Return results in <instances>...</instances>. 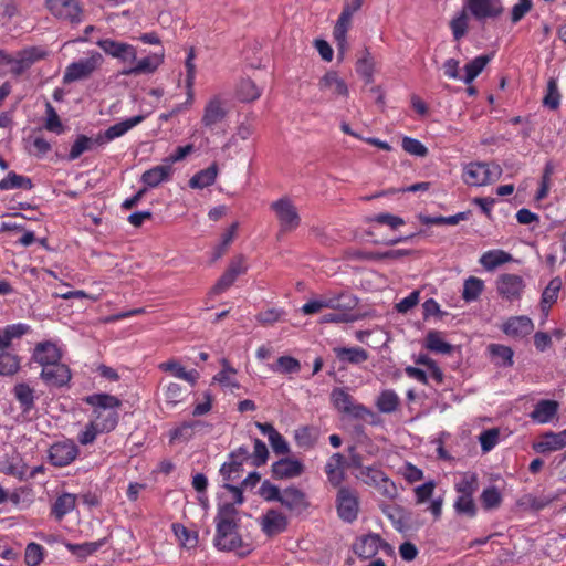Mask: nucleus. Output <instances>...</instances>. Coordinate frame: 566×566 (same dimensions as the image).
I'll list each match as a JSON object with an SVG mask.
<instances>
[{
	"label": "nucleus",
	"instance_id": "obj_1",
	"mask_svg": "<svg viewBox=\"0 0 566 566\" xmlns=\"http://www.w3.org/2000/svg\"><path fill=\"white\" fill-rule=\"evenodd\" d=\"M238 510L233 504H223L218 509L214 517L216 535L213 544L222 552H233L239 557L248 556L253 547L245 543L238 532Z\"/></svg>",
	"mask_w": 566,
	"mask_h": 566
},
{
	"label": "nucleus",
	"instance_id": "obj_2",
	"mask_svg": "<svg viewBox=\"0 0 566 566\" xmlns=\"http://www.w3.org/2000/svg\"><path fill=\"white\" fill-rule=\"evenodd\" d=\"M502 168L496 163L472 161L463 167L462 180L471 187L490 185L500 179Z\"/></svg>",
	"mask_w": 566,
	"mask_h": 566
},
{
	"label": "nucleus",
	"instance_id": "obj_3",
	"mask_svg": "<svg viewBox=\"0 0 566 566\" xmlns=\"http://www.w3.org/2000/svg\"><path fill=\"white\" fill-rule=\"evenodd\" d=\"M87 403L94 407L96 417L109 424H117L119 421V409L123 402L115 396L108 394H95L86 398Z\"/></svg>",
	"mask_w": 566,
	"mask_h": 566
},
{
	"label": "nucleus",
	"instance_id": "obj_4",
	"mask_svg": "<svg viewBox=\"0 0 566 566\" xmlns=\"http://www.w3.org/2000/svg\"><path fill=\"white\" fill-rule=\"evenodd\" d=\"M375 66V60L367 50H365L361 56L356 61V72L365 82V86L363 87L361 92L368 96L370 102L376 104H384V94L380 86L371 85L368 87V85L373 83Z\"/></svg>",
	"mask_w": 566,
	"mask_h": 566
},
{
	"label": "nucleus",
	"instance_id": "obj_5",
	"mask_svg": "<svg viewBox=\"0 0 566 566\" xmlns=\"http://www.w3.org/2000/svg\"><path fill=\"white\" fill-rule=\"evenodd\" d=\"M279 221L280 232H292L301 224V217L297 208L289 197H282L270 206Z\"/></svg>",
	"mask_w": 566,
	"mask_h": 566
},
{
	"label": "nucleus",
	"instance_id": "obj_6",
	"mask_svg": "<svg viewBox=\"0 0 566 566\" xmlns=\"http://www.w3.org/2000/svg\"><path fill=\"white\" fill-rule=\"evenodd\" d=\"M102 60L103 57L98 52H93L88 57L71 63L63 74V83L69 84L90 77L101 65Z\"/></svg>",
	"mask_w": 566,
	"mask_h": 566
},
{
	"label": "nucleus",
	"instance_id": "obj_7",
	"mask_svg": "<svg viewBox=\"0 0 566 566\" xmlns=\"http://www.w3.org/2000/svg\"><path fill=\"white\" fill-rule=\"evenodd\" d=\"M525 282L521 275L513 273L501 274L496 280L497 294L509 302H517L522 298Z\"/></svg>",
	"mask_w": 566,
	"mask_h": 566
},
{
	"label": "nucleus",
	"instance_id": "obj_8",
	"mask_svg": "<svg viewBox=\"0 0 566 566\" xmlns=\"http://www.w3.org/2000/svg\"><path fill=\"white\" fill-rule=\"evenodd\" d=\"M464 8L476 21L497 19L504 12L502 0H464Z\"/></svg>",
	"mask_w": 566,
	"mask_h": 566
},
{
	"label": "nucleus",
	"instance_id": "obj_9",
	"mask_svg": "<svg viewBox=\"0 0 566 566\" xmlns=\"http://www.w3.org/2000/svg\"><path fill=\"white\" fill-rule=\"evenodd\" d=\"M360 474L364 475L365 483L374 486L384 497L394 500L398 495L396 484L382 471L373 468H361Z\"/></svg>",
	"mask_w": 566,
	"mask_h": 566
},
{
	"label": "nucleus",
	"instance_id": "obj_10",
	"mask_svg": "<svg viewBox=\"0 0 566 566\" xmlns=\"http://www.w3.org/2000/svg\"><path fill=\"white\" fill-rule=\"evenodd\" d=\"M78 455V448L72 440L53 443L49 449V460L54 467H66Z\"/></svg>",
	"mask_w": 566,
	"mask_h": 566
},
{
	"label": "nucleus",
	"instance_id": "obj_11",
	"mask_svg": "<svg viewBox=\"0 0 566 566\" xmlns=\"http://www.w3.org/2000/svg\"><path fill=\"white\" fill-rule=\"evenodd\" d=\"M48 10L56 18L78 23L82 9L76 0H45Z\"/></svg>",
	"mask_w": 566,
	"mask_h": 566
},
{
	"label": "nucleus",
	"instance_id": "obj_12",
	"mask_svg": "<svg viewBox=\"0 0 566 566\" xmlns=\"http://www.w3.org/2000/svg\"><path fill=\"white\" fill-rule=\"evenodd\" d=\"M379 551H382L387 555L392 554V547L378 534H368L361 537L359 549H356V554H358L363 560H367L375 558Z\"/></svg>",
	"mask_w": 566,
	"mask_h": 566
},
{
	"label": "nucleus",
	"instance_id": "obj_13",
	"mask_svg": "<svg viewBox=\"0 0 566 566\" xmlns=\"http://www.w3.org/2000/svg\"><path fill=\"white\" fill-rule=\"evenodd\" d=\"M40 376L49 387H63L69 384L72 375L69 366L59 361L44 366Z\"/></svg>",
	"mask_w": 566,
	"mask_h": 566
},
{
	"label": "nucleus",
	"instance_id": "obj_14",
	"mask_svg": "<svg viewBox=\"0 0 566 566\" xmlns=\"http://www.w3.org/2000/svg\"><path fill=\"white\" fill-rule=\"evenodd\" d=\"M566 447V430L559 432L547 431L542 433L532 448L537 453H551Z\"/></svg>",
	"mask_w": 566,
	"mask_h": 566
},
{
	"label": "nucleus",
	"instance_id": "obj_15",
	"mask_svg": "<svg viewBox=\"0 0 566 566\" xmlns=\"http://www.w3.org/2000/svg\"><path fill=\"white\" fill-rule=\"evenodd\" d=\"M287 517L277 510H268L260 518L262 532L269 536H275L287 528Z\"/></svg>",
	"mask_w": 566,
	"mask_h": 566
},
{
	"label": "nucleus",
	"instance_id": "obj_16",
	"mask_svg": "<svg viewBox=\"0 0 566 566\" xmlns=\"http://www.w3.org/2000/svg\"><path fill=\"white\" fill-rule=\"evenodd\" d=\"M345 298H349V295L344 293L324 295L319 298L308 301L302 306L301 311L304 315H312L319 313L324 308L336 310L343 305L342 301Z\"/></svg>",
	"mask_w": 566,
	"mask_h": 566
},
{
	"label": "nucleus",
	"instance_id": "obj_17",
	"mask_svg": "<svg viewBox=\"0 0 566 566\" xmlns=\"http://www.w3.org/2000/svg\"><path fill=\"white\" fill-rule=\"evenodd\" d=\"M32 359L44 368V366L61 361L62 353L53 342H40L34 347Z\"/></svg>",
	"mask_w": 566,
	"mask_h": 566
},
{
	"label": "nucleus",
	"instance_id": "obj_18",
	"mask_svg": "<svg viewBox=\"0 0 566 566\" xmlns=\"http://www.w3.org/2000/svg\"><path fill=\"white\" fill-rule=\"evenodd\" d=\"M350 468V463L340 453H334L325 465V473L331 484L339 486L345 480V471Z\"/></svg>",
	"mask_w": 566,
	"mask_h": 566
},
{
	"label": "nucleus",
	"instance_id": "obj_19",
	"mask_svg": "<svg viewBox=\"0 0 566 566\" xmlns=\"http://www.w3.org/2000/svg\"><path fill=\"white\" fill-rule=\"evenodd\" d=\"M502 331L510 337L524 338L534 331V324L528 316H513L503 324Z\"/></svg>",
	"mask_w": 566,
	"mask_h": 566
},
{
	"label": "nucleus",
	"instance_id": "obj_20",
	"mask_svg": "<svg viewBox=\"0 0 566 566\" xmlns=\"http://www.w3.org/2000/svg\"><path fill=\"white\" fill-rule=\"evenodd\" d=\"M352 17L353 9L349 6H346L334 27L333 35L336 42L339 57H343L347 46L346 34L350 25Z\"/></svg>",
	"mask_w": 566,
	"mask_h": 566
},
{
	"label": "nucleus",
	"instance_id": "obj_21",
	"mask_svg": "<svg viewBox=\"0 0 566 566\" xmlns=\"http://www.w3.org/2000/svg\"><path fill=\"white\" fill-rule=\"evenodd\" d=\"M280 503L289 511L298 513L306 510L310 505L306 494L295 486L282 490Z\"/></svg>",
	"mask_w": 566,
	"mask_h": 566
},
{
	"label": "nucleus",
	"instance_id": "obj_22",
	"mask_svg": "<svg viewBox=\"0 0 566 566\" xmlns=\"http://www.w3.org/2000/svg\"><path fill=\"white\" fill-rule=\"evenodd\" d=\"M226 116L227 111L222 99L219 96H214L206 104L201 123L205 127L211 128L221 123Z\"/></svg>",
	"mask_w": 566,
	"mask_h": 566
},
{
	"label": "nucleus",
	"instance_id": "obj_23",
	"mask_svg": "<svg viewBox=\"0 0 566 566\" xmlns=\"http://www.w3.org/2000/svg\"><path fill=\"white\" fill-rule=\"evenodd\" d=\"M304 472V464L296 459L283 458L272 464V474L275 479H291Z\"/></svg>",
	"mask_w": 566,
	"mask_h": 566
},
{
	"label": "nucleus",
	"instance_id": "obj_24",
	"mask_svg": "<svg viewBox=\"0 0 566 566\" xmlns=\"http://www.w3.org/2000/svg\"><path fill=\"white\" fill-rule=\"evenodd\" d=\"M172 172V167L164 163L163 165L155 166L143 172L140 181L147 189L156 188L160 184L169 181L171 179Z\"/></svg>",
	"mask_w": 566,
	"mask_h": 566
},
{
	"label": "nucleus",
	"instance_id": "obj_25",
	"mask_svg": "<svg viewBox=\"0 0 566 566\" xmlns=\"http://www.w3.org/2000/svg\"><path fill=\"white\" fill-rule=\"evenodd\" d=\"M163 61H164L163 53L161 54H153V55L146 56L142 60L136 59V61L134 62L135 63L134 66L123 69L120 73L126 76L151 74L159 67V65L163 63Z\"/></svg>",
	"mask_w": 566,
	"mask_h": 566
},
{
	"label": "nucleus",
	"instance_id": "obj_26",
	"mask_svg": "<svg viewBox=\"0 0 566 566\" xmlns=\"http://www.w3.org/2000/svg\"><path fill=\"white\" fill-rule=\"evenodd\" d=\"M319 88L324 92H328L331 95L335 97L348 96V87L346 83L334 71L327 72L319 80Z\"/></svg>",
	"mask_w": 566,
	"mask_h": 566
},
{
	"label": "nucleus",
	"instance_id": "obj_27",
	"mask_svg": "<svg viewBox=\"0 0 566 566\" xmlns=\"http://www.w3.org/2000/svg\"><path fill=\"white\" fill-rule=\"evenodd\" d=\"M158 367L161 371L170 373L172 376L187 381L190 386H195L199 378L197 370H186L185 367L175 359L160 363Z\"/></svg>",
	"mask_w": 566,
	"mask_h": 566
},
{
	"label": "nucleus",
	"instance_id": "obj_28",
	"mask_svg": "<svg viewBox=\"0 0 566 566\" xmlns=\"http://www.w3.org/2000/svg\"><path fill=\"white\" fill-rule=\"evenodd\" d=\"M560 289L562 280L556 276L548 282L547 286L542 292L539 307L545 317L548 316L552 305L557 302Z\"/></svg>",
	"mask_w": 566,
	"mask_h": 566
},
{
	"label": "nucleus",
	"instance_id": "obj_29",
	"mask_svg": "<svg viewBox=\"0 0 566 566\" xmlns=\"http://www.w3.org/2000/svg\"><path fill=\"white\" fill-rule=\"evenodd\" d=\"M76 495L64 492L60 494L51 505V515L56 521H62L76 506Z\"/></svg>",
	"mask_w": 566,
	"mask_h": 566
},
{
	"label": "nucleus",
	"instance_id": "obj_30",
	"mask_svg": "<svg viewBox=\"0 0 566 566\" xmlns=\"http://www.w3.org/2000/svg\"><path fill=\"white\" fill-rule=\"evenodd\" d=\"M338 516L348 523L354 521V494L348 488H340L337 494Z\"/></svg>",
	"mask_w": 566,
	"mask_h": 566
},
{
	"label": "nucleus",
	"instance_id": "obj_31",
	"mask_svg": "<svg viewBox=\"0 0 566 566\" xmlns=\"http://www.w3.org/2000/svg\"><path fill=\"white\" fill-rule=\"evenodd\" d=\"M558 402L555 400H541L536 403L531 417L534 421L539 423L551 422L558 411Z\"/></svg>",
	"mask_w": 566,
	"mask_h": 566
},
{
	"label": "nucleus",
	"instance_id": "obj_32",
	"mask_svg": "<svg viewBox=\"0 0 566 566\" xmlns=\"http://www.w3.org/2000/svg\"><path fill=\"white\" fill-rule=\"evenodd\" d=\"M512 259L513 258L509 252L495 249L484 252L481 255L479 262L485 270L493 271L496 268L512 261Z\"/></svg>",
	"mask_w": 566,
	"mask_h": 566
},
{
	"label": "nucleus",
	"instance_id": "obj_33",
	"mask_svg": "<svg viewBox=\"0 0 566 566\" xmlns=\"http://www.w3.org/2000/svg\"><path fill=\"white\" fill-rule=\"evenodd\" d=\"M343 305L321 317V323H347L354 321V308L350 306L352 297L342 301Z\"/></svg>",
	"mask_w": 566,
	"mask_h": 566
},
{
	"label": "nucleus",
	"instance_id": "obj_34",
	"mask_svg": "<svg viewBox=\"0 0 566 566\" xmlns=\"http://www.w3.org/2000/svg\"><path fill=\"white\" fill-rule=\"evenodd\" d=\"M145 115H136L119 123L109 126L106 129V138L114 140L118 137L124 136L128 130L139 125L145 120Z\"/></svg>",
	"mask_w": 566,
	"mask_h": 566
},
{
	"label": "nucleus",
	"instance_id": "obj_35",
	"mask_svg": "<svg viewBox=\"0 0 566 566\" xmlns=\"http://www.w3.org/2000/svg\"><path fill=\"white\" fill-rule=\"evenodd\" d=\"M218 176V167L212 164L206 169L195 174L189 180V187L192 189H203L216 182Z\"/></svg>",
	"mask_w": 566,
	"mask_h": 566
},
{
	"label": "nucleus",
	"instance_id": "obj_36",
	"mask_svg": "<svg viewBox=\"0 0 566 566\" xmlns=\"http://www.w3.org/2000/svg\"><path fill=\"white\" fill-rule=\"evenodd\" d=\"M243 463L244 461L229 457V460L220 468V474L224 483H233L242 478Z\"/></svg>",
	"mask_w": 566,
	"mask_h": 566
},
{
	"label": "nucleus",
	"instance_id": "obj_37",
	"mask_svg": "<svg viewBox=\"0 0 566 566\" xmlns=\"http://www.w3.org/2000/svg\"><path fill=\"white\" fill-rule=\"evenodd\" d=\"M104 544L105 539H99L96 542H84L80 544L65 543V547L77 558L85 559L96 553Z\"/></svg>",
	"mask_w": 566,
	"mask_h": 566
},
{
	"label": "nucleus",
	"instance_id": "obj_38",
	"mask_svg": "<svg viewBox=\"0 0 566 566\" xmlns=\"http://www.w3.org/2000/svg\"><path fill=\"white\" fill-rule=\"evenodd\" d=\"M33 188V182L29 177L18 175L14 171H9L8 175L0 180V190L10 189H25Z\"/></svg>",
	"mask_w": 566,
	"mask_h": 566
},
{
	"label": "nucleus",
	"instance_id": "obj_39",
	"mask_svg": "<svg viewBox=\"0 0 566 566\" xmlns=\"http://www.w3.org/2000/svg\"><path fill=\"white\" fill-rule=\"evenodd\" d=\"M551 499L544 495L537 496L532 493L523 494L518 497L516 504L522 510H530L534 512H538L545 509L549 503Z\"/></svg>",
	"mask_w": 566,
	"mask_h": 566
},
{
	"label": "nucleus",
	"instance_id": "obj_40",
	"mask_svg": "<svg viewBox=\"0 0 566 566\" xmlns=\"http://www.w3.org/2000/svg\"><path fill=\"white\" fill-rule=\"evenodd\" d=\"M424 346L437 354H450L452 352V345L446 342L438 331H430L427 334Z\"/></svg>",
	"mask_w": 566,
	"mask_h": 566
},
{
	"label": "nucleus",
	"instance_id": "obj_41",
	"mask_svg": "<svg viewBox=\"0 0 566 566\" xmlns=\"http://www.w3.org/2000/svg\"><path fill=\"white\" fill-rule=\"evenodd\" d=\"M491 61V56L486 54L479 55L474 57L472 61L465 64L464 71L465 76L463 78L464 83L470 84L473 82L480 73L483 71V69L486 66V64Z\"/></svg>",
	"mask_w": 566,
	"mask_h": 566
},
{
	"label": "nucleus",
	"instance_id": "obj_42",
	"mask_svg": "<svg viewBox=\"0 0 566 566\" xmlns=\"http://www.w3.org/2000/svg\"><path fill=\"white\" fill-rule=\"evenodd\" d=\"M262 94V90L250 78H243L240 81L237 95L241 102H253L256 101Z\"/></svg>",
	"mask_w": 566,
	"mask_h": 566
},
{
	"label": "nucleus",
	"instance_id": "obj_43",
	"mask_svg": "<svg viewBox=\"0 0 566 566\" xmlns=\"http://www.w3.org/2000/svg\"><path fill=\"white\" fill-rule=\"evenodd\" d=\"M483 290V280L476 276H470L463 283L462 298L468 303L474 302L482 294Z\"/></svg>",
	"mask_w": 566,
	"mask_h": 566
},
{
	"label": "nucleus",
	"instance_id": "obj_44",
	"mask_svg": "<svg viewBox=\"0 0 566 566\" xmlns=\"http://www.w3.org/2000/svg\"><path fill=\"white\" fill-rule=\"evenodd\" d=\"M221 365L222 369L213 377V380L223 387L239 389L240 385L234 378L237 370L229 364L227 359H222Z\"/></svg>",
	"mask_w": 566,
	"mask_h": 566
},
{
	"label": "nucleus",
	"instance_id": "obj_45",
	"mask_svg": "<svg viewBox=\"0 0 566 566\" xmlns=\"http://www.w3.org/2000/svg\"><path fill=\"white\" fill-rule=\"evenodd\" d=\"M171 528H172L175 536L178 538V541L180 542V544L184 547L190 549V548H195L197 546V544H198V533L197 532L188 530L185 525H182L180 523H174Z\"/></svg>",
	"mask_w": 566,
	"mask_h": 566
},
{
	"label": "nucleus",
	"instance_id": "obj_46",
	"mask_svg": "<svg viewBox=\"0 0 566 566\" xmlns=\"http://www.w3.org/2000/svg\"><path fill=\"white\" fill-rule=\"evenodd\" d=\"M188 396V389L177 382H169L164 387V398L167 405L176 406Z\"/></svg>",
	"mask_w": 566,
	"mask_h": 566
},
{
	"label": "nucleus",
	"instance_id": "obj_47",
	"mask_svg": "<svg viewBox=\"0 0 566 566\" xmlns=\"http://www.w3.org/2000/svg\"><path fill=\"white\" fill-rule=\"evenodd\" d=\"M331 398H332L334 407L339 412L347 413V415L353 412L354 405L352 401V396L345 389L335 388L332 391Z\"/></svg>",
	"mask_w": 566,
	"mask_h": 566
},
{
	"label": "nucleus",
	"instance_id": "obj_48",
	"mask_svg": "<svg viewBox=\"0 0 566 566\" xmlns=\"http://www.w3.org/2000/svg\"><path fill=\"white\" fill-rule=\"evenodd\" d=\"M0 471L7 475L14 476L20 481L28 475V467L21 459H11L1 463Z\"/></svg>",
	"mask_w": 566,
	"mask_h": 566
},
{
	"label": "nucleus",
	"instance_id": "obj_49",
	"mask_svg": "<svg viewBox=\"0 0 566 566\" xmlns=\"http://www.w3.org/2000/svg\"><path fill=\"white\" fill-rule=\"evenodd\" d=\"M270 368L277 374H297L301 370V363L292 356H281Z\"/></svg>",
	"mask_w": 566,
	"mask_h": 566
},
{
	"label": "nucleus",
	"instance_id": "obj_50",
	"mask_svg": "<svg viewBox=\"0 0 566 566\" xmlns=\"http://www.w3.org/2000/svg\"><path fill=\"white\" fill-rule=\"evenodd\" d=\"M20 369V358L9 352H0V375L13 376Z\"/></svg>",
	"mask_w": 566,
	"mask_h": 566
},
{
	"label": "nucleus",
	"instance_id": "obj_51",
	"mask_svg": "<svg viewBox=\"0 0 566 566\" xmlns=\"http://www.w3.org/2000/svg\"><path fill=\"white\" fill-rule=\"evenodd\" d=\"M454 489L458 496H473L478 490V475L475 473H465L455 483Z\"/></svg>",
	"mask_w": 566,
	"mask_h": 566
},
{
	"label": "nucleus",
	"instance_id": "obj_52",
	"mask_svg": "<svg viewBox=\"0 0 566 566\" xmlns=\"http://www.w3.org/2000/svg\"><path fill=\"white\" fill-rule=\"evenodd\" d=\"M94 148V142L92 137L86 135H78L71 146L70 153L67 155V159L73 161L82 156L85 151L92 150Z\"/></svg>",
	"mask_w": 566,
	"mask_h": 566
},
{
	"label": "nucleus",
	"instance_id": "obj_53",
	"mask_svg": "<svg viewBox=\"0 0 566 566\" xmlns=\"http://www.w3.org/2000/svg\"><path fill=\"white\" fill-rule=\"evenodd\" d=\"M480 500L483 509L489 511L497 509L501 505L503 497L499 489L491 485L482 491Z\"/></svg>",
	"mask_w": 566,
	"mask_h": 566
},
{
	"label": "nucleus",
	"instance_id": "obj_54",
	"mask_svg": "<svg viewBox=\"0 0 566 566\" xmlns=\"http://www.w3.org/2000/svg\"><path fill=\"white\" fill-rule=\"evenodd\" d=\"M44 555V547L35 542H31L24 551V563L27 566H39L43 562Z\"/></svg>",
	"mask_w": 566,
	"mask_h": 566
},
{
	"label": "nucleus",
	"instance_id": "obj_55",
	"mask_svg": "<svg viewBox=\"0 0 566 566\" xmlns=\"http://www.w3.org/2000/svg\"><path fill=\"white\" fill-rule=\"evenodd\" d=\"M381 412H392L399 405V397L394 390H384L377 398L376 402Z\"/></svg>",
	"mask_w": 566,
	"mask_h": 566
},
{
	"label": "nucleus",
	"instance_id": "obj_56",
	"mask_svg": "<svg viewBox=\"0 0 566 566\" xmlns=\"http://www.w3.org/2000/svg\"><path fill=\"white\" fill-rule=\"evenodd\" d=\"M464 8L459 14H457L450 21V29L452 31V35L454 40L459 41L461 38L465 35L469 28V17Z\"/></svg>",
	"mask_w": 566,
	"mask_h": 566
},
{
	"label": "nucleus",
	"instance_id": "obj_57",
	"mask_svg": "<svg viewBox=\"0 0 566 566\" xmlns=\"http://www.w3.org/2000/svg\"><path fill=\"white\" fill-rule=\"evenodd\" d=\"M381 510L397 530L401 531L406 526L407 517L402 507L394 504L385 505Z\"/></svg>",
	"mask_w": 566,
	"mask_h": 566
},
{
	"label": "nucleus",
	"instance_id": "obj_58",
	"mask_svg": "<svg viewBox=\"0 0 566 566\" xmlns=\"http://www.w3.org/2000/svg\"><path fill=\"white\" fill-rule=\"evenodd\" d=\"M489 352L493 357L500 358L502 360L503 366H513L514 353L511 347L501 344H491L489 346Z\"/></svg>",
	"mask_w": 566,
	"mask_h": 566
},
{
	"label": "nucleus",
	"instance_id": "obj_59",
	"mask_svg": "<svg viewBox=\"0 0 566 566\" xmlns=\"http://www.w3.org/2000/svg\"><path fill=\"white\" fill-rule=\"evenodd\" d=\"M560 104V94L558 91L557 83L554 78H551L547 83V92L543 98V105L549 109H557Z\"/></svg>",
	"mask_w": 566,
	"mask_h": 566
},
{
	"label": "nucleus",
	"instance_id": "obj_60",
	"mask_svg": "<svg viewBox=\"0 0 566 566\" xmlns=\"http://www.w3.org/2000/svg\"><path fill=\"white\" fill-rule=\"evenodd\" d=\"M264 434H268L272 449L276 453H285L287 451V443L284 438L274 430V427H259Z\"/></svg>",
	"mask_w": 566,
	"mask_h": 566
},
{
	"label": "nucleus",
	"instance_id": "obj_61",
	"mask_svg": "<svg viewBox=\"0 0 566 566\" xmlns=\"http://www.w3.org/2000/svg\"><path fill=\"white\" fill-rule=\"evenodd\" d=\"M105 54L116 59L117 56H120V54L126 50V43L115 41L113 39H102L98 40L96 43Z\"/></svg>",
	"mask_w": 566,
	"mask_h": 566
},
{
	"label": "nucleus",
	"instance_id": "obj_62",
	"mask_svg": "<svg viewBox=\"0 0 566 566\" xmlns=\"http://www.w3.org/2000/svg\"><path fill=\"white\" fill-rule=\"evenodd\" d=\"M499 437L500 431L497 427L484 430L479 437L482 451L484 453L490 452L497 444Z\"/></svg>",
	"mask_w": 566,
	"mask_h": 566
},
{
	"label": "nucleus",
	"instance_id": "obj_63",
	"mask_svg": "<svg viewBox=\"0 0 566 566\" xmlns=\"http://www.w3.org/2000/svg\"><path fill=\"white\" fill-rule=\"evenodd\" d=\"M454 510L458 514L474 517L476 515V505L473 496H458L454 502Z\"/></svg>",
	"mask_w": 566,
	"mask_h": 566
},
{
	"label": "nucleus",
	"instance_id": "obj_64",
	"mask_svg": "<svg viewBox=\"0 0 566 566\" xmlns=\"http://www.w3.org/2000/svg\"><path fill=\"white\" fill-rule=\"evenodd\" d=\"M402 149L413 156L426 157L428 148L418 139L412 137H403L401 143Z\"/></svg>",
	"mask_w": 566,
	"mask_h": 566
}]
</instances>
